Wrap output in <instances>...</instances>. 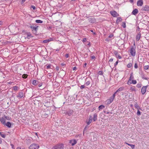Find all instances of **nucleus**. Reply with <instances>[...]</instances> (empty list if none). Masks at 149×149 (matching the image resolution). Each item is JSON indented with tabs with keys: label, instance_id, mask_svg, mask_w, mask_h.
<instances>
[{
	"label": "nucleus",
	"instance_id": "473e14b6",
	"mask_svg": "<svg viewBox=\"0 0 149 149\" xmlns=\"http://www.w3.org/2000/svg\"><path fill=\"white\" fill-rule=\"evenodd\" d=\"M36 22L38 23H42L43 22V21L37 19L35 21Z\"/></svg>",
	"mask_w": 149,
	"mask_h": 149
},
{
	"label": "nucleus",
	"instance_id": "09e8293b",
	"mask_svg": "<svg viewBox=\"0 0 149 149\" xmlns=\"http://www.w3.org/2000/svg\"><path fill=\"white\" fill-rule=\"evenodd\" d=\"M137 112L136 114L138 116H140L141 114V112L140 111H139V110H137Z\"/></svg>",
	"mask_w": 149,
	"mask_h": 149
},
{
	"label": "nucleus",
	"instance_id": "13d9d810",
	"mask_svg": "<svg viewBox=\"0 0 149 149\" xmlns=\"http://www.w3.org/2000/svg\"><path fill=\"white\" fill-rule=\"evenodd\" d=\"M85 87V86L84 85H82L81 86L80 88L81 89L84 88Z\"/></svg>",
	"mask_w": 149,
	"mask_h": 149
},
{
	"label": "nucleus",
	"instance_id": "f03ea898",
	"mask_svg": "<svg viewBox=\"0 0 149 149\" xmlns=\"http://www.w3.org/2000/svg\"><path fill=\"white\" fill-rule=\"evenodd\" d=\"M39 146L36 143H33L29 147V149H38Z\"/></svg>",
	"mask_w": 149,
	"mask_h": 149
},
{
	"label": "nucleus",
	"instance_id": "1a4fd4ad",
	"mask_svg": "<svg viewBox=\"0 0 149 149\" xmlns=\"http://www.w3.org/2000/svg\"><path fill=\"white\" fill-rule=\"evenodd\" d=\"M142 11H148L149 10V6L147 5H146L145 6L142 7L141 9Z\"/></svg>",
	"mask_w": 149,
	"mask_h": 149
},
{
	"label": "nucleus",
	"instance_id": "39448f33",
	"mask_svg": "<svg viewBox=\"0 0 149 149\" xmlns=\"http://www.w3.org/2000/svg\"><path fill=\"white\" fill-rule=\"evenodd\" d=\"M27 26H28L29 28H31L32 29V31H33V30L35 31H36V32L38 30V28L39 27L38 26H37L36 25L35 26L34 25H27Z\"/></svg>",
	"mask_w": 149,
	"mask_h": 149
},
{
	"label": "nucleus",
	"instance_id": "de8ad7c7",
	"mask_svg": "<svg viewBox=\"0 0 149 149\" xmlns=\"http://www.w3.org/2000/svg\"><path fill=\"white\" fill-rule=\"evenodd\" d=\"M149 68V66L148 65H145L144 67V69L145 70H148Z\"/></svg>",
	"mask_w": 149,
	"mask_h": 149
},
{
	"label": "nucleus",
	"instance_id": "680f3d73",
	"mask_svg": "<svg viewBox=\"0 0 149 149\" xmlns=\"http://www.w3.org/2000/svg\"><path fill=\"white\" fill-rule=\"evenodd\" d=\"M113 36V34H111L109 36H108V38H111Z\"/></svg>",
	"mask_w": 149,
	"mask_h": 149
},
{
	"label": "nucleus",
	"instance_id": "7c9ffc66",
	"mask_svg": "<svg viewBox=\"0 0 149 149\" xmlns=\"http://www.w3.org/2000/svg\"><path fill=\"white\" fill-rule=\"evenodd\" d=\"M4 118L8 120H10L11 119V117L9 116H4Z\"/></svg>",
	"mask_w": 149,
	"mask_h": 149
},
{
	"label": "nucleus",
	"instance_id": "58836bf2",
	"mask_svg": "<svg viewBox=\"0 0 149 149\" xmlns=\"http://www.w3.org/2000/svg\"><path fill=\"white\" fill-rule=\"evenodd\" d=\"M132 66V64L131 63H129L127 65V67L128 68H131Z\"/></svg>",
	"mask_w": 149,
	"mask_h": 149
},
{
	"label": "nucleus",
	"instance_id": "f3484780",
	"mask_svg": "<svg viewBox=\"0 0 149 149\" xmlns=\"http://www.w3.org/2000/svg\"><path fill=\"white\" fill-rule=\"evenodd\" d=\"M138 13V9H135L133 10L132 14L134 15H136Z\"/></svg>",
	"mask_w": 149,
	"mask_h": 149
},
{
	"label": "nucleus",
	"instance_id": "c85d7f7f",
	"mask_svg": "<svg viewBox=\"0 0 149 149\" xmlns=\"http://www.w3.org/2000/svg\"><path fill=\"white\" fill-rule=\"evenodd\" d=\"M125 143L130 146L132 149H133L135 147V145H134L130 144L126 142H125Z\"/></svg>",
	"mask_w": 149,
	"mask_h": 149
},
{
	"label": "nucleus",
	"instance_id": "ea45409f",
	"mask_svg": "<svg viewBox=\"0 0 149 149\" xmlns=\"http://www.w3.org/2000/svg\"><path fill=\"white\" fill-rule=\"evenodd\" d=\"M122 26L123 28H125L126 26L125 22H123V24Z\"/></svg>",
	"mask_w": 149,
	"mask_h": 149
},
{
	"label": "nucleus",
	"instance_id": "412c9836",
	"mask_svg": "<svg viewBox=\"0 0 149 149\" xmlns=\"http://www.w3.org/2000/svg\"><path fill=\"white\" fill-rule=\"evenodd\" d=\"M134 106L136 109L137 110H141V108L138 105V104L136 103L134 104Z\"/></svg>",
	"mask_w": 149,
	"mask_h": 149
},
{
	"label": "nucleus",
	"instance_id": "ddd939ff",
	"mask_svg": "<svg viewBox=\"0 0 149 149\" xmlns=\"http://www.w3.org/2000/svg\"><path fill=\"white\" fill-rule=\"evenodd\" d=\"M93 119V117L91 116H90V117L88 120L86 121V123L88 125H89L92 122Z\"/></svg>",
	"mask_w": 149,
	"mask_h": 149
},
{
	"label": "nucleus",
	"instance_id": "69168bd1",
	"mask_svg": "<svg viewBox=\"0 0 149 149\" xmlns=\"http://www.w3.org/2000/svg\"><path fill=\"white\" fill-rule=\"evenodd\" d=\"M91 59L93 60V59H95V57L94 55H93V56H91Z\"/></svg>",
	"mask_w": 149,
	"mask_h": 149
},
{
	"label": "nucleus",
	"instance_id": "0eeeda50",
	"mask_svg": "<svg viewBox=\"0 0 149 149\" xmlns=\"http://www.w3.org/2000/svg\"><path fill=\"white\" fill-rule=\"evenodd\" d=\"M111 14L113 17H116L118 15V13L115 10L111 11L110 12Z\"/></svg>",
	"mask_w": 149,
	"mask_h": 149
},
{
	"label": "nucleus",
	"instance_id": "bf43d9fd",
	"mask_svg": "<svg viewBox=\"0 0 149 149\" xmlns=\"http://www.w3.org/2000/svg\"><path fill=\"white\" fill-rule=\"evenodd\" d=\"M48 103H49V102H45V104L44 105L46 107H48L49 106H47V104Z\"/></svg>",
	"mask_w": 149,
	"mask_h": 149
},
{
	"label": "nucleus",
	"instance_id": "9d476101",
	"mask_svg": "<svg viewBox=\"0 0 149 149\" xmlns=\"http://www.w3.org/2000/svg\"><path fill=\"white\" fill-rule=\"evenodd\" d=\"M113 99L110 97L109 99L106 101V102L107 104H110L113 101Z\"/></svg>",
	"mask_w": 149,
	"mask_h": 149
},
{
	"label": "nucleus",
	"instance_id": "c9c22d12",
	"mask_svg": "<svg viewBox=\"0 0 149 149\" xmlns=\"http://www.w3.org/2000/svg\"><path fill=\"white\" fill-rule=\"evenodd\" d=\"M51 66V64H47L45 65V66H46V68L47 69H50Z\"/></svg>",
	"mask_w": 149,
	"mask_h": 149
},
{
	"label": "nucleus",
	"instance_id": "052dcab7",
	"mask_svg": "<svg viewBox=\"0 0 149 149\" xmlns=\"http://www.w3.org/2000/svg\"><path fill=\"white\" fill-rule=\"evenodd\" d=\"M86 42L88 43L87 44V45H89V46H90L91 45L90 42L89 41H87Z\"/></svg>",
	"mask_w": 149,
	"mask_h": 149
},
{
	"label": "nucleus",
	"instance_id": "2f4dec72",
	"mask_svg": "<svg viewBox=\"0 0 149 149\" xmlns=\"http://www.w3.org/2000/svg\"><path fill=\"white\" fill-rule=\"evenodd\" d=\"M141 76L142 78L144 79L148 80V78H147V77H146L145 76L144 74H142L141 75Z\"/></svg>",
	"mask_w": 149,
	"mask_h": 149
},
{
	"label": "nucleus",
	"instance_id": "6e6552de",
	"mask_svg": "<svg viewBox=\"0 0 149 149\" xmlns=\"http://www.w3.org/2000/svg\"><path fill=\"white\" fill-rule=\"evenodd\" d=\"M148 86H143L141 89V93L142 94L144 95L146 92V89L147 88Z\"/></svg>",
	"mask_w": 149,
	"mask_h": 149
},
{
	"label": "nucleus",
	"instance_id": "a18cd8bd",
	"mask_svg": "<svg viewBox=\"0 0 149 149\" xmlns=\"http://www.w3.org/2000/svg\"><path fill=\"white\" fill-rule=\"evenodd\" d=\"M114 53L116 57H117L118 55V52L117 51H115L114 52Z\"/></svg>",
	"mask_w": 149,
	"mask_h": 149
},
{
	"label": "nucleus",
	"instance_id": "dca6fc26",
	"mask_svg": "<svg viewBox=\"0 0 149 149\" xmlns=\"http://www.w3.org/2000/svg\"><path fill=\"white\" fill-rule=\"evenodd\" d=\"M4 125L7 126L8 128H10L11 126V123L10 122H8Z\"/></svg>",
	"mask_w": 149,
	"mask_h": 149
},
{
	"label": "nucleus",
	"instance_id": "37998d69",
	"mask_svg": "<svg viewBox=\"0 0 149 149\" xmlns=\"http://www.w3.org/2000/svg\"><path fill=\"white\" fill-rule=\"evenodd\" d=\"M137 82L136 80H132L131 81L132 84H136Z\"/></svg>",
	"mask_w": 149,
	"mask_h": 149
},
{
	"label": "nucleus",
	"instance_id": "4c0bfd02",
	"mask_svg": "<svg viewBox=\"0 0 149 149\" xmlns=\"http://www.w3.org/2000/svg\"><path fill=\"white\" fill-rule=\"evenodd\" d=\"M142 84L141 83L138 84L136 85V87L138 88H139L141 87Z\"/></svg>",
	"mask_w": 149,
	"mask_h": 149
},
{
	"label": "nucleus",
	"instance_id": "c03bdc74",
	"mask_svg": "<svg viewBox=\"0 0 149 149\" xmlns=\"http://www.w3.org/2000/svg\"><path fill=\"white\" fill-rule=\"evenodd\" d=\"M49 42V41L48 39L44 40H43V42L44 43H47Z\"/></svg>",
	"mask_w": 149,
	"mask_h": 149
},
{
	"label": "nucleus",
	"instance_id": "8fccbe9b",
	"mask_svg": "<svg viewBox=\"0 0 149 149\" xmlns=\"http://www.w3.org/2000/svg\"><path fill=\"white\" fill-rule=\"evenodd\" d=\"M132 47V48H135V49L136 48V47L135 46V42L134 41L133 46H131L130 47Z\"/></svg>",
	"mask_w": 149,
	"mask_h": 149
},
{
	"label": "nucleus",
	"instance_id": "f8f14e48",
	"mask_svg": "<svg viewBox=\"0 0 149 149\" xmlns=\"http://www.w3.org/2000/svg\"><path fill=\"white\" fill-rule=\"evenodd\" d=\"M31 81L32 84L35 86L37 85L38 83V81L36 80L32 79L31 80Z\"/></svg>",
	"mask_w": 149,
	"mask_h": 149
},
{
	"label": "nucleus",
	"instance_id": "bb28decb",
	"mask_svg": "<svg viewBox=\"0 0 149 149\" xmlns=\"http://www.w3.org/2000/svg\"><path fill=\"white\" fill-rule=\"evenodd\" d=\"M33 37V36H32L31 34L30 33H28L27 34V38L28 39H30Z\"/></svg>",
	"mask_w": 149,
	"mask_h": 149
},
{
	"label": "nucleus",
	"instance_id": "aec40b11",
	"mask_svg": "<svg viewBox=\"0 0 149 149\" xmlns=\"http://www.w3.org/2000/svg\"><path fill=\"white\" fill-rule=\"evenodd\" d=\"M141 34L140 33V32L139 33H138L136 35V39L137 41H139V39L141 38Z\"/></svg>",
	"mask_w": 149,
	"mask_h": 149
},
{
	"label": "nucleus",
	"instance_id": "20e7f679",
	"mask_svg": "<svg viewBox=\"0 0 149 149\" xmlns=\"http://www.w3.org/2000/svg\"><path fill=\"white\" fill-rule=\"evenodd\" d=\"M88 20L90 23H93L96 22V19L93 16L88 17Z\"/></svg>",
	"mask_w": 149,
	"mask_h": 149
},
{
	"label": "nucleus",
	"instance_id": "5fc2aeb1",
	"mask_svg": "<svg viewBox=\"0 0 149 149\" xmlns=\"http://www.w3.org/2000/svg\"><path fill=\"white\" fill-rule=\"evenodd\" d=\"M134 68H135V69H137V68H138V65H137V63H136L135 64V65H134Z\"/></svg>",
	"mask_w": 149,
	"mask_h": 149
},
{
	"label": "nucleus",
	"instance_id": "7ed1b4c3",
	"mask_svg": "<svg viewBox=\"0 0 149 149\" xmlns=\"http://www.w3.org/2000/svg\"><path fill=\"white\" fill-rule=\"evenodd\" d=\"M130 50L129 51V52H130V53L131 55L133 56H134L136 55V50L135 48H132V47H130Z\"/></svg>",
	"mask_w": 149,
	"mask_h": 149
},
{
	"label": "nucleus",
	"instance_id": "603ef678",
	"mask_svg": "<svg viewBox=\"0 0 149 149\" xmlns=\"http://www.w3.org/2000/svg\"><path fill=\"white\" fill-rule=\"evenodd\" d=\"M31 8H32L33 10H35L36 9V8L35 6L33 5H31Z\"/></svg>",
	"mask_w": 149,
	"mask_h": 149
},
{
	"label": "nucleus",
	"instance_id": "423d86ee",
	"mask_svg": "<svg viewBox=\"0 0 149 149\" xmlns=\"http://www.w3.org/2000/svg\"><path fill=\"white\" fill-rule=\"evenodd\" d=\"M73 111L72 110L69 109L65 113V114L69 116H71L73 114Z\"/></svg>",
	"mask_w": 149,
	"mask_h": 149
},
{
	"label": "nucleus",
	"instance_id": "e433bc0d",
	"mask_svg": "<svg viewBox=\"0 0 149 149\" xmlns=\"http://www.w3.org/2000/svg\"><path fill=\"white\" fill-rule=\"evenodd\" d=\"M18 88V86H14L13 87V90L15 91L17 90Z\"/></svg>",
	"mask_w": 149,
	"mask_h": 149
},
{
	"label": "nucleus",
	"instance_id": "774afa93",
	"mask_svg": "<svg viewBox=\"0 0 149 149\" xmlns=\"http://www.w3.org/2000/svg\"><path fill=\"white\" fill-rule=\"evenodd\" d=\"M117 57L119 59H121L122 58V57L119 54L118 55Z\"/></svg>",
	"mask_w": 149,
	"mask_h": 149
},
{
	"label": "nucleus",
	"instance_id": "f257e3e1",
	"mask_svg": "<svg viewBox=\"0 0 149 149\" xmlns=\"http://www.w3.org/2000/svg\"><path fill=\"white\" fill-rule=\"evenodd\" d=\"M64 145L63 143L58 144L52 147V149H63Z\"/></svg>",
	"mask_w": 149,
	"mask_h": 149
},
{
	"label": "nucleus",
	"instance_id": "338daca9",
	"mask_svg": "<svg viewBox=\"0 0 149 149\" xmlns=\"http://www.w3.org/2000/svg\"><path fill=\"white\" fill-rule=\"evenodd\" d=\"M65 57L66 58H67L69 57V54H66L65 55Z\"/></svg>",
	"mask_w": 149,
	"mask_h": 149
},
{
	"label": "nucleus",
	"instance_id": "49530a36",
	"mask_svg": "<svg viewBox=\"0 0 149 149\" xmlns=\"http://www.w3.org/2000/svg\"><path fill=\"white\" fill-rule=\"evenodd\" d=\"M98 73L99 75H103V72L102 71H100L98 72Z\"/></svg>",
	"mask_w": 149,
	"mask_h": 149
},
{
	"label": "nucleus",
	"instance_id": "a878e982",
	"mask_svg": "<svg viewBox=\"0 0 149 149\" xmlns=\"http://www.w3.org/2000/svg\"><path fill=\"white\" fill-rule=\"evenodd\" d=\"M105 108V106L103 105H101L98 107V109L99 110H101Z\"/></svg>",
	"mask_w": 149,
	"mask_h": 149
},
{
	"label": "nucleus",
	"instance_id": "5701e85b",
	"mask_svg": "<svg viewBox=\"0 0 149 149\" xmlns=\"http://www.w3.org/2000/svg\"><path fill=\"white\" fill-rule=\"evenodd\" d=\"M130 90L131 91H136V88L134 86H133L131 87L130 89Z\"/></svg>",
	"mask_w": 149,
	"mask_h": 149
},
{
	"label": "nucleus",
	"instance_id": "6ab92c4d",
	"mask_svg": "<svg viewBox=\"0 0 149 149\" xmlns=\"http://www.w3.org/2000/svg\"><path fill=\"white\" fill-rule=\"evenodd\" d=\"M122 19L120 17H118L117 18L116 24H118L119 22H121L122 21Z\"/></svg>",
	"mask_w": 149,
	"mask_h": 149
},
{
	"label": "nucleus",
	"instance_id": "0e129e2a",
	"mask_svg": "<svg viewBox=\"0 0 149 149\" xmlns=\"http://www.w3.org/2000/svg\"><path fill=\"white\" fill-rule=\"evenodd\" d=\"M127 84L129 85H130L131 84H132L131 82H130V81H129V80L128 81L127 83Z\"/></svg>",
	"mask_w": 149,
	"mask_h": 149
},
{
	"label": "nucleus",
	"instance_id": "79ce46f5",
	"mask_svg": "<svg viewBox=\"0 0 149 149\" xmlns=\"http://www.w3.org/2000/svg\"><path fill=\"white\" fill-rule=\"evenodd\" d=\"M117 93L116 92V91L114 93V94H113V95H112V96H111V97L113 99H114L115 97V95H116V94Z\"/></svg>",
	"mask_w": 149,
	"mask_h": 149
},
{
	"label": "nucleus",
	"instance_id": "2eb2a0df",
	"mask_svg": "<svg viewBox=\"0 0 149 149\" xmlns=\"http://www.w3.org/2000/svg\"><path fill=\"white\" fill-rule=\"evenodd\" d=\"M143 4V1L142 0H139L137 2V5L139 6H141Z\"/></svg>",
	"mask_w": 149,
	"mask_h": 149
},
{
	"label": "nucleus",
	"instance_id": "4468645a",
	"mask_svg": "<svg viewBox=\"0 0 149 149\" xmlns=\"http://www.w3.org/2000/svg\"><path fill=\"white\" fill-rule=\"evenodd\" d=\"M23 93L22 92H20L18 93V95L17 96V97L18 98H21L23 97Z\"/></svg>",
	"mask_w": 149,
	"mask_h": 149
},
{
	"label": "nucleus",
	"instance_id": "393cba45",
	"mask_svg": "<svg viewBox=\"0 0 149 149\" xmlns=\"http://www.w3.org/2000/svg\"><path fill=\"white\" fill-rule=\"evenodd\" d=\"M49 114L47 113H45L44 114H42V116L43 118H47L48 116V115Z\"/></svg>",
	"mask_w": 149,
	"mask_h": 149
},
{
	"label": "nucleus",
	"instance_id": "4d7b16f0",
	"mask_svg": "<svg viewBox=\"0 0 149 149\" xmlns=\"http://www.w3.org/2000/svg\"><path fill=\"white\" fill-rule=\"evenodd\" d=\"M38 86L39 87H40L41 86H42V84L41 83H39V82H38Z\"/></svg>",
	"mask_w": 149,
	"mask_h": 149
},
{
	"label": "nucleus",
	"instance_id": "f704fd0d",
	"mask_svg": "<svg viewBox=\"0 0 149 149\" xmlns=\"http://www.w3.org/2000/svg\"><path fill=\"white\" fill-rule=\"evenodd\" d=\"M28 75L26 74H24L22 75V77L24 79H26L27 78Z\"/></svg>",
	"mask_w": 149,
	"mask_h": 149
},
{
	"label": "nucleus",
	"instance_id": "a19ab883",
	"mask_svg": "<svg viewBox=\"0 0 149 149\" xmlns=\"http://www.w3.org/2000/svg\"><path fill=\"white\" fill-rule=\"evenodd\" d=\"M88 124L87 125H86V126L85 127L84 129V132L85 131H86L87 128L89 127V126H88Z\"/></svg>",
	"mask_w": 149,
	"mask_h": 149
},
{
	"label": "nucleus",
	"instance_id": "e2e57ef3",
	"mask_svg": "<svg viewBox=\"0 0 149 149\" xmlns=\"http://www.w3.org/2000/svg\"><path fill=\"white\" fill-rule=\"evenodd\" d=\"M137 29H136V31H138V32H139V31H140V28H139V26H138L137 27Z\"/></svg>",
	"mask_w": 149,
	"mask_h": 149
},
{
	"label": "nucleus",
	"instance_id": "9b49d317",
	"mask_svg": "<svg viewBox=\"0 0 149 149\" xmlns=\"http://www.w3.org/2000/svg\"><path fill=\"white\" fill-rule=\"evenodd\" d=\"M69 143L71 144L72 146H73L77 143V141L75 139H73L70 140L69 141Z\"/></svg>",
	"mask_w": 149,
	"mask_h": 149
},
{
	"label": "nucleus",
	"instance_id": "cd10ccee",
	"mask_svg": "<svg viewBox=\"0 0 149 149\" xmlns=\"http://www.w3.org/2000/svg\"><path fill=\"white\" fill-rule=\"evenodd\" d=\"M97 114L95 113L93 115V121H95L97 119Z\"/></svg>",
	"mask_w": 149,
	"mask_h": 149
},
{
	"label": "nucleus",
	"instance_id": "3c124183",
	"mask_svg": "<svg viewBox=\"0 0 149 149\" xmlns=\"http://www.w3.org/2000/svg\"><path fill=\"white\" fill-rule=\"evenodd\" d=\"M90 81H88L86 82V86H88L90 84Z\"/></svg>",
	"mask_w": 149,
	"mask_h": 149
},
{
	"label": "nucleus",
	"instance_id": "a211bd4d",
	"mask_svg": "<svg viewBox=\"0 0 149 149\" xmlns=\"http://www.w3.org/2000/svg\"><path fill=\"white\" fill-rule=\"evenodd\" d=\"M0 121L1 122V123L3 125H4L5 124V119L4 118L2 117V118H1L0 119Z\"/></svg>",
	"mask_w": 149,
	"mask_h": 149
},
{
	"label": "nucleus",
	"instance_id": "4be33fe9",
	"mask_svg": "<svg viewBox=\"0 0 149 149\" xmlns=\"http://www.w3.org/2000/svg\"><path fill=\"white\" fill-rule=\"evenodd\" d=\"M134 77L133 76V73L132 72H131L130 74V78H129V81H131L132 80H133L134 79Z\"/></svg>",
	"mask_w": 149,
	"mask_h": 149
},
{
	"label": "nucleus",
	"instance_id": "b1692460",
	"mask_svg": "<svg viewBox=\"0 0 149 149\" xmlns=\"http://www.w3.org/2000/svg\"><path fill=\"white\" fill-rule=\"evenodd\" d=\"M124 87H121L119 88L116 91V92L118 93V92L121 91H122L124 90Z\"/></svg>",
	"mask_w": 149,
	"mask_h": 149
},
{
	"label": "nucleus",
	"instance_id": "c756f323",
	"mask_svg": "<svg viewBox=\"0 0 149 149\" xmlns=\"http://www.w3.org/2000/svg\"><path fill=\"white\" fill-rule=\"evenodd\" d=\"M0 135L3 138H5L6 137V134H3V132H0Z\"/></svg>",
	"mask_w": 149,
	"mask_h": 149
},
{
	"label": "nucleus",
	"instance_id": "6e6d98bb",
	"mask_svg": "<svg viewBox=\"0 0 149 149\" xmlns=\"http://www.w3.org/2000/svg\"><path fill=\"white\" fill-rule=\"evenodd\" d=\"M118 60L114 63V66L115 67H116V66L117 65V64L118 63Z\"/></svg>",
	"mask_w": 149,
	"mask_h": 149
},
{
	"label": "nucleus",
	"instance_id": "864d4df0",
	"mask_svg": "<svg viewBox=\"0 0 149 149\" xmlns=\"http://www.w3.org/2000/svg\"><path fill=\"white\" fill-rule=\"evenodd\" d=\"M82 41L84 43L86 41V39L85 38H83Z\"/></svg>",
	"mask_w": 149,
	"mask_h": 149
},
{
	"label": "nucleus",
	"instance_id": "72a5a7b5",
	"mask_svg": "<svg viewBox=\"0 0 149 149\" xmlns=\"http://www.w3.org/2000/svg\"><path fill=\"white\" fill-rule=\"evenodd\" d=\"M33 126L34 128H35V129H37L38 128V124L35 123L33 124Z\"/></svg>",
	"mask_w": 149,
	"mask_h": 149
}]
</instances>
